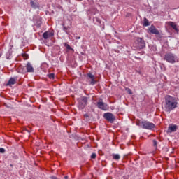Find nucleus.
<instances>
[{"label": "nucleus", "mask_w": 179, "mask_h": 179, "mask_svg": "<svg viewBox=\"0 0 179 179\" xmlns=\"http://www.w3.org/2000/svg\"><path fill=\"white\" fill-rule=\"evenodd\" d=\"M177 104L178 103L176 100V97L170 95L165 96L164 108L166 113H170V111H173V110L177 108Z\"/></svg>", "instance_id": "obj_1"}, {"label": "nucleus", "mask_w": 179, "mask_h": 179, "mask_svg": "<svg viewBox=\"0 0 179 179\" xmlns=\"http://www.w3.org/2000/svg\"><path fill=\"white\" fill-rule=\"evenodd\" d=\"M164 59L169 64H176V62H178V57L173 53L169 52L165 54Z\"/></svg>", "instance_id": "obj_2"}, {"label": "nucleus", "mask_w": 179, "mask_h": 179, "mask_svg": "<svg viewBox=\"0 0 179 179\" xmlns=\"http://www.w3.org/2000/svg\"><path fill=\"white\" fill-rule=\"evenodd\" d=\"M86 106H87V97L83 96L78 100V108L83 110Z\"/></svg>", "instance_id": "obj_3"}, {"label": "nucleus", "mask_w": 179, "mask_h": 179, "mask_svg": "<svg viewBox=\"0 0 179 179\" xmlns=\"http://www.w3.org/2000/svg\"><path fill=\"white\" fill-rule=\"evenodd\" d=\"M142 125L143 129L152 130L153 128H155V124L149 121H142Z\"/></svg>", "instance_id": "obj_4"}, {"label": "nucleus", "mask_w": 179, "mask_h": 179, "mask_svg": "<svg viewBox=\"0 0 179 179\" xmlns=\"http://www.w3.org/2000/svg\"><path fill=\"white\" fill-rule=\"evenodd\" d=\"M135 43L136 44L137 48H139L140 50H142V48H145V47H146L145 41L141 38H137Z\"/></svg>", "instance_id": "obj_5"}, {"label": "nucleus", "mask_w": 179, "mask_h": 179, "mask_svg": "<svg viewBox=\"0 0 179 179\" xmlns=\"http://www.w3.org/2000/svg\"><path fill=\"white\" fill-rule=\"evenodd\" d=\"M103 118L106 120V121H108L109 122H114L115 121V116L111 113H106L103 114Z\"/></svg>", "instance_id": "obj_6"}, {"label": "nucleus", "mask_w": 179, "mask_h": 179, "mask_svg": "<svg viewBox=\"0 0 179 179\" xmlns=\"http://www.w3.org/2000/svg\"><path fill=\"white\" fill-rule=\"evenodd\" d=\"M96 105L99 110H102L103 111H107L108 110V105L103 101H98Z\"/></svg>", "instance_id": "obj_7"}, {"label": "nucleus", "mask_w": 179, "mask_h": 179, "mask_svg": "<svg viewBox=\"0 0 179 179\" xmlns=\"http://www.w3.org/2000/svg\"><path fill=\"white\" fill-rule=\"evenodd\" d=\"M87 80L90 82V85H96V81L94 80V75L89 73L87 74Z\"/></svg>", "instance_id": "obj_8"}, {"label": "nucleus", "mask_w": 179, "mask_h": 179, "mask_svg": "<svg viewBox=\"0 0 179 179\" xmlns=\"http://www.w3.org/2000/svg\"><path fill=\"white\" fill-rule=\"evenodd\" d=\"M149 31L152 34H156L157 36H159V34H160V32H159V30H157L156 29V27H155V26L152 25L150 28H149Z\"/></svg>", "instance_id": "obj_9"}, {"label": "nucleus", "mask_w": 179, "mask_h": 179, "mask_svg": "<svg viewBox=\"0 0 179 179\" xmlns=\"http://www.w3.org/2000/svg\"><path fill=\"white\" fill-rule=\"evenodd\" d=\"M52 36H54V34L50 31H45L43 34V38L45 40H47L48 38L52 37Z\"/></svg>", "instance_id": "obj_10"}, {"label": "nucleus", "mask_w": 179, "mask_h": 179, "mask_svg": "<svg viewBox=\"0 0 179 179\" xmlns=\"http://www.w3.org/2000/svg\"><path fill=\"white\" fill-rule=\"evenodd\" d=\"M176 131H177V125L170 124L169 126L168 132H170V134H171V132H176Z\"/></svg>", "instance_id": "obj_11"}, {"label": "nucleus", "mask_w": 179, "mask_h": 179, "mask_svg": "<svg viewBox=\"0 0 179 179\" xmlns=\"http://www.w3.org/2000/svg\"><path fill=\"white\" fill-rule=\"evenodd\" d=\"M26 69L27 72H29V73L34 72V68H33V66L31 65V64H30V62H28L27 64Z\"/></svg>", "instance_id": "obj_12"}, {"label": "nucleus", "mask_w": 179, "mask_h": 179, "mask_svg": "<svg viewBox=\"0 0 179 179\" xmlns=\"http://www.w3.org/2000/svg\"><path fill=\"white\" fill-rule=\"evenodd\" d=\"M169 26H171V27H172V29H173V30H175L176 31H178V28H177V24H176L175 22H168Z\"/></svg>", "instance_id": "obj_13"}, {"label": "nucleus", "mask_w": 179, "mask_h": 179, "mask_svg": "<svg viewBox=\"0 0 179 179\" xmlns=\"http://www.w3.org/2000/svg\"><path fill=\"white\" fill-rule=\"evenodd\" d=\"M17 80V78H10V80H8L7 85L8 86H10L11 85H15V83H16Z\"/></svg>", "instance_id": "obj_14"}, {"label": "nucleus", "mask_w": 179, "mask_h": 179, "mask_svg": "<svg viewBox=\"0 0 179 179\" xmlns=\"http://www.w3.org/2000/svg\"><path fill=\"white\" fill-rule=\"evenodd\" d=\"M30 5L31 8H34V9H37V8H38V3L37 1H33V0H31Z\"/></svg>", "instance_id": "obj_15"}, {"label": "nucleus", "mask_w": 179, "mask_h": 179, "mask_svg": "<svg viewBox=\"0 0 179 179\" xmlns=\"http://www.w3.org/2000/svg\"><path fill=\"white\" fill-rule=\"evenodd\" d=\"M120 158H121V157L120 156L119 154H113V159H114V160H120Z\"/></svg>", "instance_id": "obj_16"}, {"label": "nucleus", "mask_w": 179, "mask_h": 179, "mask_svg": "<svg viewBox=\"0 0 179 179\" xmlns=\"http://www.w3.org/2000/svg\"><path fill=\"white\" fill-rule=\"evenodd\" d=\"M143 26L145 27L150 26V24L149 23V20H148L146 17L144 18Z\"/></svg>", "instance_id": "obj_17"}, {"label": "nucleus", "mask_w": 179, "mask_h": 179, "mask_svg": "<svg viewBox=\"0 0 179 179\" xmlns=\"http://www.w3.org/2000/svg\"><path fill=\"white\" fill-rule=\"evenodd\" d=\"M136 124L137 125V127H141V128H143V124H142V121L138 120L136 122Z\"/></svg>", "instance_id": "obj_18"}, {"label": "nucleus", "mask_w": 179, "mask_h": 179, "mask_svg": "<svg viewBox=\"0 0 179 179\" xmlns=\"http://www.w3.org/2000/svg\"><path fill=\"white\" fill-rule=\"evenodd\" d=\"M49 79H54L55 74H54L53 73H51L50 74L48 75Z\"/></svg>", "instance_id": "obj_19"}, {"label": "nucleus", "mask_w": 179, "mask_h": 179, "mask_svg": "<svg viewBox=\"0 0 179 179\" xmlns=\"http://www.w3.org/2000/svg\"><path fill=\"white\" fill-rule=\"evenodd\" d=\"M64 47H66L67 50H72V48L71 47V45H69V44H68L67 43H64Z\"/></svg>", "instance_id": "obj_20"}, {"label": "nucleus", "mask_w": 179, "mask_h": 179, "mask_svg": "<svg viewBox=\"0 0 179 179\" xmlns=\"http://www.w3.org/2000/svg\"><path fill=\"white\" fill-rule=\"evenodd\" d=\"M153 146L157 149V141L153 140L152 141Z\"/></svg>", "instance_id": "obj_21"}, {"label": "nucleus", "mask_w": 179, "mask_h": 179, "mask_svg": "<svg viewBox=\"0 0 179 179\" xmlns=\"http://www.w3.org/2000/svg\"><path fill=\"white\" fill-rule=\"evenodd\" d=\"M69 29V27H63V30H64V31H65V33H66V34H69V33H68V31H66Z\"/></svg>", "instance_id": "obj_22"}, {"label": "nucleus", "mask_w": 179, "mask_h": 179, "mask_svg": "<svg viewBox=\"0 0 179 179\" xmlns=\"http://www.w3.org/2000/svg\"><path fill=\"white\" fill-rule=\"evenodd\" d=\"M6 150L3 148H0V153H5Z\"/></svg>", "instance_id": "obj_23"}, {"label": "nucleus", "mask_w": 179, "mask_h": 179, "mask_svg": "<svg viewBox=\"0 0 179 179\" xmlns=\"http://www.w3.org/2000/svg\"><path fill=\"white\" fill-rule=\"evenodd\" d=\"M96 156H97L96 155V153H92V155H91V159H95L96 158Z\"/></svg>", "instance_id": "obj_24"}, {"label": "nucleus", "mask_w": 179, "mask_h": 179, "mask_svg": "<svg viewBox=\"0 0 179 179\" xmlns=\"http://www.w3.org/2000/svg\"><path fill=\"white\" fill-rule=\"evenodd\" d=\"M136 73H138L139 75H142V73L141 72V71H136Z\"/></svg>", "instance_id": "obj_25"}, {"label": "nucleus", "mask_w": 179, "mask_h": 179, "mask_svg": "<svg viewBox=\"0 0 179 179\" xmlns=\"http://www.w3.org/2000/svg\"><path fill=\"white\" fill-rule=\"evenodd\" d=\"M128 93H129V94H132V92L131 91V90H128Z\"/></svg>", "instance_id": "obj_26"}, {"label": "nucleus", "mask_w": 179, "mask_h": 179, "mask_svg": "<svg viewBox=\"0 0 179 179\" xmlns=\"http://www.w3.org/2000/svg\"><path fill=\"white\" fill-rule=\"evenodd\" d=\"M84 117H85V118H88V117H89V115L85 114V115H84Z\"/></svg>", "instance_id": "obj_27"}, {"label": "nucleus", "mask_w": 179, "mask_h": 179, "mask_svg": "<svg viewBox=\"0 0 179 179\" xmlns=\"http://www.w3.org/2000/svg\"><path fill=\"white\" fill-rule=\"evenodd\" d=\"M51 178L52 179H58V178H57L56 176H52Z\"/></svg>", "instance_id": "obj_28"}, {"label": "nucleus", "mask_w": 179, "mask_h": 179, "mask_svg": "<svg viewBox=\"0 0 179 179\" xmlns=\"http://www.w3.org/2000/svg\"><path fill=\"white\" fill-rule=\"evenodd\" d=\"M80 36H78L76 38L77 40H80Z\"/></svg>", "instance_id": "obj_29"}, {"label": "nucleus", "mask_w": 179, "mask_h": 179, "mask_svg": "<svg viewBox=\"0 0 179 179\" xmlns=\"http://www.w3.org/2000/svg\"><path fill=\"white\" fill-rule=\"evenodd\" d=\"M64 179H68V176H64Z\"/></svg>", "instance_id": "obj_30"}, {"label": "nucleus", "mask_w": 179, "mask_h": 179, "mask_svg": "<svg viewBox=\"0 0 179 179\" xmlns=\"http://www.w3.org/2000/svg\"><path fill=\"white\" fill-rule=\"evenodd\" d=\"M1 55H0V57H1Z\"/></svg>", "instance_id": "obj_31"}]
</instances>
